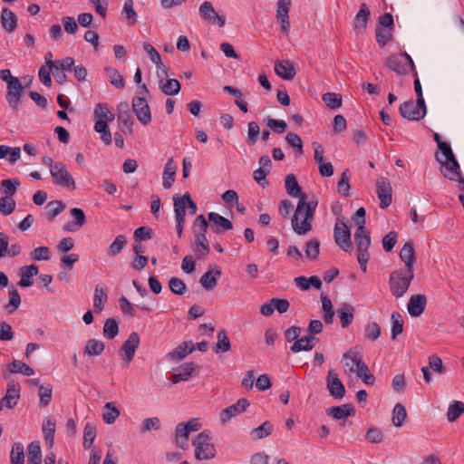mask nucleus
Segmentation results:
<instances>
[{
  "label": "nucleus",
  "instance_id": "9d476101",
  "mask_svg": "<svg viewBox=\"0 0 464 464\" xmlns=\"http://www.w3.org/2000/svg\"><path fill=\"white\" fill-rule=\"evenodd\" d=\"M334 237L336 245L343 250L349 251L352 248L351 231L344 222H336Z\"/></svg>",
  "mask_w": 464,
  "mask_h": 464
},
{
  "label": "nucleus",
  "instance_id": "20e7f679",
  "mask_svg": "<svg viewBox=\"0 0 464 464\" xmlns=\"http://www.w3.org/2000/svg\"><path fill=\"white\" fill-rule=\"evenodd\" d=\"M354 242L357 246V260L362 272L367 270V263L369 261V246L371 245V237L369 232L366 229L362 231L356 230L354 233Z\"/></svg>",
  "mask_w": 464,
  "mask_h": 464
},
{
  "label": "nucleus",
  "instance_id": "6e6552de",
  "mask_svg": "<svg viewBox=\"0 0 464 464\" xmlns=\"http://www.w3.org/2000/svg\"><path fill=\"white\" fill-rule=\"evenodd\" d=\"M140 335L136 332H132L128 339L122 343L121 352L123 353L122 363L125 367L129 366L133 360L135 353L140 344Z\"/></svg>",
  "mask_w": 464,
  "mask_h": 464
},
{
  "label": "nucleus",
  "instance_id": "b1692460",
  "mask_svg": "<svg viewBox=\"0 0 464 464\" xmlns=\"http://www.w3.org/2000/svg\"><path fill=\"white\" fill-rule=\"evenodd\" d=\"M337 315L341 321L343 328L348 327L353 321L355 308L348 303H343L341 307L337 309Z\"/></svg>",
  "mask_w": 464,
  "mask_h": 464
},
{
  "label": "nucleus",
  "instance_id": "79ce46f5",
  "mask_svg": "<svg viewBox=\"0 0 464 464\" xmlns=\"http://www.w3.org/2000/svg\"><path fill=\"white\" fill-rule=\"evenodd\" d=\"M177 202H182L184 204V217L186 216V207H188V213L190 215H195L197 212V205L191 199V197L188 192H186L182 197L175 195L173 197V208H175Z\"/></svg>",
  "mask_w": 464,
  "mask_h": 464
},
{
  "label": "nucleus",
  "instance_id": "2f4dec72",
  "mask_svg": "<svg viewBox=\"0 0 464 464\" xmlns=\"http://www.w3.org/2000/svg\"><path fill=\"white\" fill-rule=\"evenodd\" d=\"M220 276V269H217L215 271L209 269L201 276L199 283L206 290L210 291L215 288V286L217 285L218 279Z\"/></svg>",
  "mask_w": 464,
  "mask_h": 464
},
{
  "label": "nucleus",
  "instance_id": "f03ea898",
  "mask_svg": "<svg viewBox=\"0 0 464 464\" xmlns=\"http://www.w3.org/2000/svg\"><path fill=\"white\" fill-rule=\"evenodd\" d=\"M413 277L414 271L402 268L392 271L389 277V287L392 295L396 298L402 297L409 289Z\"/></svg>",
  "mask_w": 464,
  "mask_h": 464
},
{
  "label": "nucleus",
  "instance_id": "ea45409f",
  "mask_svg": "<svg viewBox=\"0 0 464 464\" xmlns=\"http://www.w3.org/2000/svg\"><path fill=\"white\" fill-rule=\"evenodd\" d=\"M190 432L185 426L184 422H180L175 429V440L176 443L183 450L188 447V440Z\"/></svg>",
  "mask_w": 464,
  "mask_h": 464
},
{
  "label": "nucleus",
  "instance_id": "3c124183",
  "mask_svg": "<svg viewBox=\"0 0 464 464\" xmlns=\"http://www.w3.org/2000/svg\"><path fill=\"white\" fill-rule=\"evenodd\" d=\"M407 418V411L401 403H397L392 411V421L395 427H401Z\"/></svg>",
  "mask_w": 464,
  "mask_h": 464
},
{
  "label": "nucleus",
  "instance_id": "39448f33",
  "mask_svg": "<svg viewBox=\"0 0 464 464\" xmlns=\"http://www.w3.org/2000/svg\"><path fill=\"white\" fill-rule=\"evenodd\" d=\"M399 111L401 116L409 121H420L424 118L427 112L425 102L420 103L417 100L402 102Z\"/></svg>",
  "mask_w": 464,
  "mask_h": 464
},
{
  "label": "nucleus",
  "instance_id": "423d86ee",
  "mask_svg": "<svg viewBox=\"0 0 464 464\" xmlns=\"http://www.w3.org/2000/svg\"><path fill=\"white\" fill-rule=\"evenodd\" d=\"M435 159L440 164V172L444 178L452 181H458L459 183H460V180L464 179L461 177L460 167L456 158L442 160V157L439 156V153H436Z\"/></svg>",
  "mask_w": 464,
  "mask_h": 464
},
{
  "label": "nucleus",
  "instance_id": "f257e3e1",
  "mask_svg": "<svg viewBox=\"0 0 464 464\" xmlns=\"http://www.w3.org/2000/svg\"><path fill=\"white\" fill-rule=\"evenodd\" d=\"M285 187L288 195L299 198L291 220L293 230L299 236L305 235L312 229L310 221L314 218L317 201L305 202L306 196L302 192L295 174L291 173L285 177Z\"/></svg>",
  "mask_w": 464,
  "mask_h": 464
},
{
  "label": "nucleus",
  "instance_id": "864d4df0",
  "mask_svg": "<svg viewBox=\"0 0 464 464\" xmlns=\"http://www.w3.org/2000/svg\"><path fill=\"white\" fill-rule=\"evenodd\" d=\"M231 349L229 338L225 330H221L218 333V343H216L215 352L227 353Z\"/></svg>",
  "mask_w": 464,
  "mask_h": 464
},
{
  "label": "nucleus",
  "instance_id": "bf43d9fd",
  "mask_svg": "<svg viewBox=\"0 0 464 464\" xmlns=\"http://www.w3.org/2000/svg\"><path fill=\"white\" fill-rule=\"evenodd\" d=\"M96 437V426L92 423H86L83 430V442L84 449H89L93 443Z\"/></svg>",
  "mask_w": 464,
  "mask_h": 464
},
{
  "label": "nucleus",
  "instance_id": "412c9836",
  "mask_svg": "<svg viewBox=\"0 0 464 464\" xmlns=\"http://www.w3.org/2000/svg\"><path fill=\"white\" fill-rule=\"evenodd\" d=\"M400 258L404 263L402 269L414 271L413 265L416 259L413 244L406 242L400 251Z\"/></svg>",
  "mask_w": 464,
  "mask_h": 464
},
{
  "label": "nucleus",
  "instance_id": "cd10ccee",
  "mask_svg": "<svg viewBox=\"0 0 464 464\" xmlns=\"http://www.w3.org/2000/svg\"><path fill=\"white\" fill-rule=\"evenodd\" d=\"M315 334H309L300 339H297L291 346L293 353H300L302 351H311L314 347V342L317 341Z\"/></svg>",
  "mask_w": 464,
  "mask_h": 464
},
{
  "label": "nucleus",
  "instance_id": "58836bf2",
  "mask_svg": "<svg viewBox=\"0 0 464 464\" xmlns=\"http://www.w3.org/2000/svg\"><path fill=\"white\" fill-rule=\"evenodd\" d=\"M27 461L28 464H42L41 446L38 440L32 441L27 446Z\"/></svg>",
  "mask_w": 464,
  "mask_h": 464
},
{
  "label": "nucleus",
  "instance_id": "7ed1b4c3",
  "mask_svg": "<svg viewBox=\"0 0 464 464\" xmlns=\"http://www.w3.org/2000/svg\"><path fill=\"white\" fill-rule=\"evenodd\" d=\"M192 445L195 448V458L198 460H208L215 458L216 449L213 443H211L210 432L203 430L197 435L195 440L192 441Z\"/></svg>",
  "mask_w": 464,
  "mask_h": 464
},
{
  "label": "nucleus",
  "instance_id": "0eeeda50",
  "mask_svg": "<svg viewBox=\"0 0 464 464\" xmlns=\"http://www.w3.org/2000/svg\"><path fill=\"white\" fill-rule=\"evenodd\" d=\"M50 174L54 184L70 189H75L74 179L63 162H56L54 169H51Z\"/></svg>",
  "mask_w": 464,
  "mask_h": 464
},
{
  "label": "nucleus",
  "instance_id": "2eb2a0df",
  "mask_svg": "<svg viewBox=\"0 0 464 464\" xmlns=\"http://www.w3.org/2000/svg\"><path fill=\"white\" fill-rule=\"evenodd\" d=\"M249 405L250 403L246 399H239L235 404L221 411L219 415L220 421L222 423L227 422L230 419L245 411Z\"/></svg>",
  "mask_w": 464,
  "mask_h": 464
},
{
  "label": "nucleus",
  "instance_id": "052dcab7",
  "mask_svg": "<svg viewBox=\"0 0 464 464\" xmlns=\"http://www.w3.org/2000/svg\"><path fill=\"white\" fill-rule=\"evenodd\" d=\"M119 334L118 322L114 318H109L105 321L103 326V334L108 339L115 338Z\"/></svg>",
  "mask_w": 464,
  "mask_h": 464
},
{
  "label": "nucleus",
  "instance_id": "c9c22d12",
  "mask_svg": "<svg viewBox=\"0 0 464 464\" xmlns=\"http://www.w3.org/2000/svg\"><path fill=\"white\" fill-rule=\"evenodd\" d=\"M176 171L177 167L174 163L173 159L170 158L169 159L164 167L162 182V186L164 188L168 189L172 186L173 182L175 181Z\"/></svg>",
  "mask_w": 464,
  "mask_h": 464
},
{
  "label": "nucleus",
  "instance_id": "f3484780",
  "mask_svg": "<svg viewBox=\"0 0 464 464\" xmlns=\"http://www.w3.org/2000/svg\"><path fill=\"white\" fill-rule=\"evenodd\" d=\"M70 212L74 220L64 224L63 228L64 231L68 232L78 231L86 222L85 214L83 210L79 208H72Z\"/></svg>",
  "mask_w": 464,
  "mask_h": 464
},
{
  "label": "nucleus",
  "instance_id": "8fccbe9b",
  "mask_svg": "<svg viewBox=\"0 0 464 464\" xmlns=\"http://www.w3.org/2000/svg\"><path fill=\"white\" fill-rule=\"evenodd\" d=\"M24 445L20 442H15L10 452V464H24Z\"/></svg>",
  "mask_w": 464,
  "mask_h": 464
},
{
  "label": "nucleus",
  "instance_id": "a211bd4d",
  "mask_svg": "<svg viewBox=\"0 0 464 464\" xmlns=\"http://www.w3.org/2000/svg\"><path fill=\"white\" fill-rule=\"evenodd\" d=\"M370 16V9L368 8L365 3H362L360 6V10L356 14L353 19V29L359 33L362 34L365 32L367 28V24Z\"/></svg>",
  "mask_w": 464,
  "mask_h": 464
},
{
  "label": "nucleus",
  "instance_id": "de8ad7c7",
  "mask_svg": "<svg viewBox=\"0 0 464 464\" xmlns=\"http://www.w3.org/2000/svg\"><path fill=\"white\" fill-rule=\"evenodd\" d=\"M393 28H385L382 26H377L375 30V37L378 44L381 47L385 46L392 38L393 35Z\"/></svg>",
  "mask_w": 464,
  "mask_h": 464
},
{
  "label": "nucleus",
  "instance_id": "774afa93",
  "mask_svg": "<svg viewBox=\"0 0 464 464\" xmlns=\"http://www.w3.org/2000/svg\"><path fill=\"white\" fill-rule=\"evenodd\" d=\"M18 186H20L18 179H4L1 182V191L6 195L5 197H11L15 193Z\"/></svg>",
  "mask_w": 464,
  "mask_h": 464
},
{
  "label": "nucleus",
  "instance_id": "aec40b11",
  "mask_svg": "<svg viewBox=\"0 0 464 464\" xmlns=\"http://www.w3.org/2000/svg\"><path fill=\"white\" fill-rule=\"evenodd\" d=\"M208 218L213 223L211 229L215 233L218 234L221 230H231L233 228L232 222L218 213L209 212L208 214Z\"/></svg>",
  "mask_w": 464,
  "mask_h": 464
},
{
  "label": "nucleus",
  "instance_id": "393cba45",
  "mask_svg": "<svg viewBox=\"0 0 464 464\" xmlns=\"http://www.w3.org/2000/svg\"><path fill=\"white\" fill-rule=\"evenodd\" d=\"M108 300V287L102 285H97L94 290L93 307L95 313H101Z\"/></svg>",
  "mask_w": 464,
  "mask_h": 464
},
{
  "label": "nucleus",
  "instance_id": "473e14b6",
  "mask_svg": "<svg viewBox=\"0 0 464 464\" xmlns=\"http://www.w3.org/2000/svg\"><path fill=\"white\" fill-rule=\"evenodd\" d=\"M194 344L191 341H187L178 345L172 352L169 353V357L173 361H181L188 354L194 351Z\"/></svg>",
  "mask_w": 464,
  "mask_h": 464
},
{
  "label": "nucleus",
  "instance_id": "c85d7f7f",
  "mask_svg": "<svg viewBox=\"0 0 464 464\" xmlns=\"http://www.w3.org/2000/svg\"><path fill=\"white\" fill-rule=\"evenodd\" d=\"M315 334H309L300 339H297L291 346L293 353H300L302 351H311L314 347V342L317 341Z\"/></svg>",
  "mask_w": 464,
  "mask_h": 464
},
{
  "label": "nucleus",
  "instance_id": "72a5a7b5",
  "mask_svg": "<svg viewBox=\"0 0 464 464\" xmlns=\"http://www.w3.org/2000/svg\"><path fill=\"white\" fill-rule=\"evenodd\" d=\"M385 64L390 70L398 74H406L408 72V67L406 66V63H404V58L398 54L388 57Z\"/></svg>",
  "mask_w": 464,
  "mask_h": 464
},
{
  "label": "nucleus",
  "instance_id": "e2e57ef3",
  "mask_svg": "<svg viewBox=\"0 0 464 464\" xmlns=\"http://www.w3.org/2000/svg\"><path fill=\"white\" fill-rule=\"evenodd\" d=\"M65 204L61 200H53L47 203L45 209L51 218H54L57 215L63 211Z\"/></svg>",
  "mask_w": 464,
  "mask_h": 464
},
{
  "label": "nucleus",
  "instance_id": "5701e85b",
  "mask_svg": "<svg viewBox=\"0 0 464 464\" xmlns=\"http://www.w3.org/2000/svg\"><path fill=\"white\" fill-rule=\"evenodd\" d=\"M275 72L284 80H292L296 74L294 63L287 60L276 61L275 63Z\"/></svg>",
  "mask_w": 464,
  "mask_h": 464
},
{
  "label": "nucleus",
  "instance_id": "338daca9",
  "mask_svg": "<svg viewBox=\"0 0 464 464\" xmlns=\"http://www.w3.org/2000/svg\"><path fill=\"white\" fill-rule=\"evenodd\" d=\"M21 304V297L16 289L9 290V304L5 306L8 314H13L18 309Z\"/></svg>",
  "mask_w": 464,
  "mask_h": 464
},
{
  "label": "nucleus",
  "instance_id": "f704fd0d",
  "mask_svg": "<svg viewBox=\"0 0 464 464\" xmlns=\"http://www.w3.org/2000/svg\"><path fill=\"white\" fill-rule=\"evenodd\" d=\"M21 279L18 285L22 287H29L34 282L31 278L36 276L39 272L38 266L36 265H30L23 266L21 269Z\"/></svg>",
  "mask_w": 464,
  "mask_h": 464
},
{
  "label": "nucleus",
  "instance_id": "6ab92c4d",
  "mask_svg": "<svg viewBox=\"0 0 464 464\" xmlns=\"http://www.w3.org/2000/svg\"><path fill=\"white\" fill-rule=\"evenodd\" d=\"M20 385L14 381H9L7 383V390L5 396L3 399L5 405L12 409L17 404V401L20 398Z\"/></svg>",
  "mask_w": 464,
  "mask_h": 464
},
{
  "label": "nucleus",
  "instance_id": "a18cd8bd",
  "mask_svg": "<svg viewBox=\"0 0 464 464\" xmlns=\"http://www.w3.org/2000/svg\"><path fill=\"white\" fill-rule=\"evenodd\" d=\"M104 72L110 82L113 86L119 89H123L125 87L124 79L117 69L112 67H106Z\"/></svg>",
  "mask_w": 464,
  "mask_h": 464
},
{
  "label": "nucleus",
  "instance_id": "dca6fc26",
  "mask_svg": "<svg viewBox=\"0 0 464 464\" xmlns=\"http://www.w3.org/2000/svg\"><path fill=\"white\" fill-rule=\"evenodd\" d=\"M427 305V297L424 295H413L411 296L407 309L412 317H418L423 314Z\"/></svg>",
  "mask_w": 464,
  "mask_h": 464
},
{
  "label": "nucleus",
  "instance_id": "37998d69",
  "mask_svg": "<svg viewBox=\"0 0 464 464\" xmlns=\"http://www.w3.org/2000/svg\"><path fill=\"white\" fill-rule=\"evenodd\" d=\"M104 343L96 339H90L87 341L83 349V353L89 356H98L102 354L104 350Z\"/></svg>",
  "mask_w": 464,
  "mask_h": 464
},
{
  "label": "nucleus",
  "instance_id": "ddd939ff",
  "mask_svg": "<svg viewBox=\"0 0 464 464\" xmlns=\"http://www.w3.org/2000/svg\"><path fill=\"white\" fill-rule=\"evenodd\" d=\"M377 195L380 199V208H388L392 201V186L388 179L380 178L376 181Z\"/></svg>",
  "mask_w": 464,
  "mask_h": 464
},
{
  "label": "nucleus",
  "instance_id": "6e6d98bb",
  "mask_svg": "<svg viewBox=\"0 0 464 464\" xmlns=\"http://www.w3.org/2000/svg\"><path fill=\"white\" fill-rule=\"evenodd\" d=\"M126 243L127 238L124 235L117 236L114 241L109 246L108 255L113 257L118 256L124 248Z\"/></svg>",
  "mask_w": 464,
  "mask_h": 464
},
{
  "label": "nucleus",
  "instance_id": "a19ab883",
  "mask_svg": "<svg viewBox=\"0 0 464 464\" xmlns=\"http://www.w3.org/2000/svg\"><path fill=\"white\" fill-rule=\"evenodd\" d=\"M55 421L51 418H45L43 422V433L46 443L53 447L54 442Z\"/></svg>",
  "mask_w": 464,
  "mask_h": 464
},
{
  "label": "nucleus",
  "instance_id": "603ef678",
  "mask_svg": "<svg viewBox=\"0 0 464 464\" xmlns=\"http://www.w3.org/2000/svg\"><path fill=\"white\" fill-rule=\"evenodd\" d=\"M9 371L12 373H23L25 376H32L34 373V371L33 368H31L26 363H24L19 360H14L10 363Z\"/></svg>",
  "mask_w": 464,
  "mask_h": 464
},
{
  "label": "nucleus",
  "instance_id": "e433bc0d",
  "mask_svg": "<svg viewBox=\"0 0 464 464\" xmlns=\"http://www.w3.org/2000/svg\"><path fill=\"white\" fill-rule=\"evenodd\" d=\"M121 415V411L116 407L115 402H106L103 406L102 420L106 424H113Z\"/></svg>",
  "mask_w": 464,
  "mask_h": 464
},
{
  "label": "nucleus",
  "instance_id": "69168bd1",
  "mask_svg": "<svg viewBox=\"0 0 464 464\" xmlns=\"http://www.w3.org/2000/svg\"><path fill=\"white\" fill-rule=\"evenodd\" d=\"M169 287L173 294L178 295H182L187 291L186 284L178 277H171L169 279Z\"/></svg>",
  "mask_w": 464,
  "mask_h": 464
},
{
  "label": "nucleus",
  "instance_id": "680f3d73",
  "mask_svg": "<svg viewBox=\"0 0 464 464\" xmlns=\"http://www.w3.org/2000/svg\"><path fill=\"white\" fill-rule=\"evenodd\" d=\"M392 338L395 339L403 331V320L399 313H392Z\"/></svg>",
  "mask_w": 464,
  "mask_h": 464
},
{
  "label": "nucleus",
  "instance_id": "1a4fd4ad",
  "mask_svg": "<svg viewBox=\"0 0 464 464\" xmlns=\"http://www.w3.org/2000/svg\"><path fill=\"white\" fill-rule=\"evenodd\" d=\"M198 13L201 18L210 24H218L220 27L225 25L226 17L219 15L209 1H205L200 5Z\"/></svg>",
  "mask_w": 464,
  "mask_h": 464
},
{
  "label": "nucleus",
  "instance_id": "49530a36",
  "mask_svg": "<svg viewBox=\"0 0 464 464\" xmlns=\"http://www.w3.org/2000/svg\"><path fill=\"white\" fill-rule=\"evenodd\" d=\"M273 431V425L270 421L266 420L260 426L251 430L253 440H258L269 436Z\"/></svg>",
  "mask_w": 464,
  "mask_h": 464
},
{
  "label": "nucleus",
  "instance_id": "4c0bfd02",
  "mask_svg": "<svg viewBox=\"0 0 464 464\" xmlns=\"http://www.w3.org/2000/svg\"><path fill=\"white\" fill-rule=\"evenodd\" d=\"M159 86L161 92L165 95L173 96L179 92L180 91V83L176 79H160L159 81Z\"/></svg>",
  "mask_w": 464,
  "mask_h": 464
},
{
  "label": "nucleus",
  "instance_id": "c756f323",
  "mask_svg": "<svg viewBox=\"0 0 464 464\" xmlns=\"http://www.w3.org/2000/svg\"><path fill=\"white\" fill-rule=\"evenodd\" d=\"M356 369L354 372L365 384L372 385L375 382V377L369 372L368 366L362 361V358H355Z\"/></svg>",
  "mask_w": 464,
  "mask_h": 464
},
{
  "label": "nucleus",
  "instance_id": "09e8293b",
  "mask_svg": "<svg viewBox=\"0 0 464 464\" xmlns=\"http://www.w3.org/2000/svg\"><path fill=\"white\" fill-rule=\"evenodd\" d=\"M175 219H176V230L178 237L180 238L183 233V226L185 223L184 218V204L182 202H177L175 206Z\"/></svg>",
  "mask_w": 464,
  "mask_h": 464
},
{
  "label": "nucleus",
  "instance_id": "0e129e2a",
  "mask_svg": "<svg viewBox=\"0 0 464 464\" xmlns=\"http://www.w3.org/2000/svg\"><path fill=\"white\" fill-rule=\"evenodd\" d=\"M117 120L122 125V130L124 132L130 133L132 131L133 120L131 112H118Z\"/></svg>",
  "mask_w": 464,
  "mask_h": 464
},
{
  "label": "nucleus",
  "instance_id": "f8f14e48",
  "mask_svg": "<svg viewBox=\"0 0 464 464\" xmlns=\"http://www.w3.org/2000/svg\"><path fill=\"white\" fill-rule=\"evenodd\" d=\"M132 110L141 124L148 125L151 121L150 109L144 98L134 97L132 99Z\"/></svg>",
  "mask_w": 464,
  "mask_h": 464
},
{
  "label": "nucleus",
  "instance_id": "9b49d317",
  "mask_svg": "<svg viewBox=\"0 0 464 464\" xmlns=\"http://www.w3.org/2000/svg\"><path fill=\"white\" fill-rule=\"evenodd\" d=\"M326 387L332 397L341 400L345 395V387L334 370L330 369L326 376Z\"/></svg>",
  "mask_w": 464,
  "mask_h": 464
},
{
  "label": "nucleus",
  "instance_id": "4be33fe9",
  "mask_svg": "<svg viewBox=\"0 0 464 464\" xmlns=\"http://www.w3.org/2000/svg\"><path fill=\"white\" fill-rule=\"evenodd\" d=\"M195 364L193 362H185L175 369L174 373L170 377L172 383L179 382H186L192 376L195 371Z\"/></svg>",
  "mask_w": 464,
  "mask_h": 464
},
{
  "label": "nucleus",
  "instance_id": "13d9d810",
  "mask_svg": "<svg viewBox=\"0 0 464 464\" xmlns=\"http://www.w3.org/2000/svg\"><path fill=\"white\" fill-rule=\"evenodd\" d=\"M93 114L97 120L107 121H112L114 120V114L109 110L108 106L103 103H99L95 106Z\"/></svg>",
  "mask_w": 464,
  "mask_h": 464
},
{
  "label": "nucleus",
  "instance_id": "4d7b16f0",
  "mask_svg": "<svg viewBox=\"0 0 464 464\" xmlns=\"http://www.w3.org/2000/svg\"><path fill=\"white\" fill-rule=\"evenodd\" d=\"M322 99L330 109L336 110L342 106L343 98L339 93L325 92L323 94Z\"/></svg>",
  "mask_w": 464,
  "mask_h": 464
},
{
  "label": "nucleus",
  "instance_id": "4468645a",
  "mask_svg": "<svg viewBox=\"0 0 464 464\" xmlns=\"http://www.w3.org/2000/svg\"><path fill=\"white\" fill-rule=\"evenodd\" d=\"M24 91V86L21 84L18 78L13 79L7 84L6 101L13 110H17L20 99Z\"/></svg>",
  "mask_w": 464,
  "mask_h": 464
},
{
  "label": "nucleus",
  "instance_id": "c03bdc74",
  "mask_svg": "<svg viewBox=\"0 0 464 464\" xmlns=\"http://www.w3.org/2000/svg\"><path fill=\"white\" fill-rule=\"evenodd\" d=\"M320 254V241L317 238H312L305 243L304 255L309 260L314 261Z\"/></svg>",
  "mask_w": 464,
  "mask_h": 464
},
{
  "label": "nucleus",
  "instance_id": "7c9ffc66",
  "mask_svg": "<svg viewBox=\"0 0 464 464\" xmlns=\"http://www.w3.org/2000/svg\"><path fill=\"white\" fill-rule=\"evenodd\" d=\"M355 358H362V354L356 350V348H351L343 353L342 363L345 372L353 373L356 369Z\"/></svg>",
  "mask_w": 464,
  "mask_h": 464
},
{
  "label": "nucleus",
  "instance_id": "a878e982",
  "mask_svg": "<svg viewBox=\"0 0 464 464\" xmlns=\"http://www.w3.org/2000/svg\"><path fill=\"white\" fill-rule=\"evenodd\" d=\"M326 413L332 416L334 420H344L348 416L354 414V408L352 404H343L340 406H333L326 410Z\"/></svg>",
  "mask_w": 464,
  "mask_h": 464
},
{
  "label": "nucleus",
  "instance_id": "bb28decb",
  "mask_svg": "<svg viewBox=\"0 0 464 464\" xmlns=\"http://www.w3.org/2000/svg\"><path fill=\"white\" fill-rule=\"evenodd\" d=\"M1 24L7 33H12L17 26V18L13 11L5 7L1 12Z\"/></svg>",
  "mask_w": 464,
  "mask_h": 464
},
{
  "label": "nucleus",
  "instance_id": "5fc2aeb1",
  "mask_svg": "<svg viewBox=\"0 0 464 464\" xmlns=\"http://www.w3.org/2000/svg\"><path fill=\"white\" fill-rule=\"evenodd\" d=\"M462 413H464V403L462 401H454L450 404L448 409V420L452 422L459 419Z\"/></svg>",
  "mask_w": 464,
  "mask_h": 464
}]
</instances>
